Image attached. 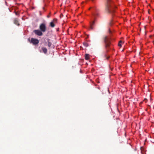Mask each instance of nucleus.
<instances>
[{"instance_id":"obj_1","label":"nucleus","mask_w":154,"mask_h":154,"mask_svg":"<svg viewBox=\"0 0 154 154\" xmlns=\"http://www.w3.org/2000/svg\"><path fill=\"white\" fill-rule=\"evenodd\" d=\"M110 39V37L107 36H104L103 38L105 43V47L106 49V51L103 54V57L107 60H108L110 57L109 56H107L106 54L109 51L110 49L111 45Z\"/></svg>"},{"instance_id":"obj_2","label":"nucleus","mask_w":154,"mask_h":154,"mask_svg":"<svg viewBox=\"0 0 154 154\" xmlns=\"http://www.w3.org/2000/svg\"><path fill=\"white\" fill-rule=\"evenodd\" d=\"M93 12L92 14V16L95 20L97 18L100 17V13H99V10L95 7L92 8Z\"/></svg>"},{"instance_id":"obj_3","label":"nucleus","mask_w":154,"mask_h":154,"mask_svg":"<svg viewBox=\"0 0 154 154\" xmlns=\"http://www.w3.org/2000/svg\"><path fill=\"white\" fill-rule=\"evenodd\" d=\"M28 40L30 43H32L34 45H37L39 42V40L36 38H31V39L30 40V38H29L28 39Z\"/></svg>"},{"instance_id":"obj_4","label":"nucleus","mask_w":154,"mask_h":154,"mask_svg":"<svg viewBox=\"0 0 154 154\" xmlns=\"http://www.w3.org/2000/svg\"><path fill=\"white\" fill-rule=\"evenodd\" d=\"M39 29L41 31L45 32L46 30V24L44 23H41L39 26Z\"/></svg>"},{"instance_id":"obj_5","label":"nucleus","mask_w":154,"mask_h":154,"mask_svg":"<svg viewBox=\"0 0 154 154\" xmlns=\"http://www.w3.org/2000/svg\"><path fill=\"white\" fill-rule=\"evenodd\" d=\"M33 32L36 35L38 36H42L43 35V32L41 31L40 30H34Z\"/></svg>"},{"instance_id":"obj_6","label":"nucleus","mask_w":154,"mask_h":154,"mask_svg":"<svg viewBox=\"0 0 154 154\" xmlns=\"http://www.w3.org/2000/svg\"><path fill=\"white\" fill-rule=\"evenodd\" d=\"M57 21V19H54L50 22V25L51 27H54L55 26V23Z\"/></svg>"},{"instance_id":"obj_7","label":"nucleus","mask_w":154,"mask_h":154,"mask_svg":"<svg viewBox=\"0 0 154 154\" xmlns=\"http://www.w3.org/2000/svg\"><path fill=\"white\" fill-rule=\"evenodd\" d=\"M14 23L15 24L17 25L18 26L20 25V23H19V21L18 19L17 18H15L14 20Z\"/></svg>"},{"instance_id":"obj_8","label":"nucleus","mask_w":154,"mask_h":154,"mask_svg":"<svg viewBox=\"0 0 154 154\" xmlns=\"http://www.w3.org/2000/svg\"><path fill=\"white\" fill-rule=\"evenodd\" d=\"M42 49L43 51V52L45 54H46L47 52V48L45 47H42Z\"/></svg>"},{"instance_id":"obj_9","label":"nucleus","mask_w":154,"mask_h":154,"mask_svg":"<svg viewBox=\"0 0 154 154\" xmlns=\"http://www.w3.org/2000/svg\"><path fill=\"white\" fill-rule=\"evenodd\" d=\"M47 40L48 42V46L49 47H50L51 46L52 44L51 42H50V39L49 38H48Z\"/></svg>"},{"instance_id":"obj_10","label":"nucleus","mask_w":154,"mask_h":154,"mask_svg":"<svg viewBox=\"0 0 154 154\" xmlns=\"http://www.w3.org/2000/svg\"><path fill=\"white\" fill-rule=\"evenodd\" d=\"M95 23V21L94 20L93 21L92 23L91 24V26L90 28L91 29H93V26L94 24Z\"/></svg>"},{"instance_id":"obj_11","label":"nucleus","mask_w":154,"mask_h":154,"mask_svg":"<svg viewBox=\"0 0 154 154\" xmlns=\"http://www.w3.org/2000/svg\"><path fill=\"white\" fill-rule=\"evenodd\" d=\"M85 59L86 60H88L89 58V55L88 54H86L85 55Z\"/></svg>"},{"instance_id":"obj_12","label":"nucleus","mask_w":154,"mask_h":154,"mask_svg":"<svg viewBox=\"0 0 154 154\" xmlns=\"http://www.w3.org/2000/svg\"><path fill=\"white\" fill-rule=\"evenodd\" d=\"M83 44L85 47H87L88 46V43L86 42H84L83 43Z\"/></svg>"},{"instance_id":"obj_13","label":"nucleus","mask_w":154,"mask_h":154,"mask_svg":"<svg viewBox=\"0 0 154 154\" xmlns=\"http://www.w3.org/2000/svg\"><path fill=\"white\" fill-rule=\"evenodd\" d=\"M122 42V41H120L119 42L118 45V46L120 47H121L122 46V45H121V43Z\"/></svg>"},{"instance_id":"obj_14","label":"nucleus","mask_w":154,"mask_h":154,"mask_svg":"<svg viewBox=\"0 0 154 154\" xmlns=\"http://www.w3.org/2000/svg\"><path fill=\"white\" fill-rule=\"evenodd\" d=\"M14 13H15V14L16 15H18L19 14L17 12H16V11H15L14 12Z\"/></svg>"},{"instance_id":"obj_15","label":"nucleus","mask_w":154,"mask_h":154,"mask_svg":"<svg viewBox=\"0 0 154 154\" xmlns=\"http://www.w3.org/2000/svg\"><path fill=\"white\" fill-rule=\"evenodd\" d=\"M91 1L93 2L94 3L95 2V0H91Z\"/></svg>"},{"instance_id":"obj_16","label":"nucleus","mask_w":154,"mask_h":154,"mask_svg":"<svg viewBox=\"0 0 154 154\" xmlns=\"http://www.w3.org/2000/svg\"><path fill=\"white\" fill-rule=\"evenodd\" d=\"M47 17H48V18H49L50 17V16L49 15H48L47 16Z\"/></svg>"},{"instance_id":"obj_17","label":"nucleus","mask_w":154,"mask_h":154,"mask_svg":"<svg viewBox=\"0 0 154 154\" xmlns=\"http://www.w3.org/2000/svg\"><path fill=\"white\" fill-rule=\"evenodd\" d=\"M142 148V147H141V149Z\"/></svg>"}]
</instances>
